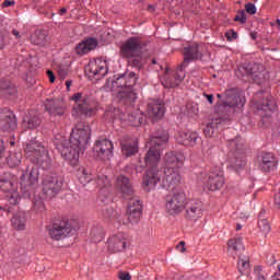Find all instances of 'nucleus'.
<instances>
[{
  "label": "nucleus",
  "instance_id": "f257e3e1",
  "mask_svg": "<svg viewBox=\"0 0 280 280\" xmlns=\"http://www.w3.org/2000/svg\"><path fill=\"white\" fill-rule=\"evenodd\" d=\"M91 140V127L84 122H78L72 129L70 139L65 137L56 139L55 147L60 152L62 159L69 161L71 165H77L80 161V152L86 150Z\"/></svg>",
  "mask_w": 280,
  "mask_h": 280
},
{
  "label": "nucleus",
  "instance_id": "f03ea898",
  "mask_svg": "<svg viewBox=\"0 0 280 280\" xmlns=\"http://www.w3.org/2000/svg\"><path fill=\"white\" fill-rule=\"evenodd\" d=\"M143 47H145V44H143L141 37H130L122 43L120 56L121 58H126L129 67L141 69L145 65Z\"/></svg>",
  "mask_w": 280,
  "mask_h": 280
},
{
  "label": "nucleus",
  "instance_id": "7ed1b4c3",
  "mask_svg": "<svg viewBox=\"0 0 280 280\" xmlns=\"http://www.w3.org/2000/svg\"><path fill=\"white\" fill-rule=\"evenodd\" d=\"M170 141V136L167 132L162 131L155 133V136H151L150 138V149L144 156V163L150 168L159 167V163L161 162V145L163 143H167Z\"/></svg>",
  "mask_w": 280,
  "mask_h": 280
},
{
  "label": "nucleus",
  "instance_id": "20e7f679",
  "mask_svg": "<svg viewBox=\"0 0 280 280\" xmlns=\"http://www.w3.org/2000/svg\"><path fill=\"white\" fill-rule=\"evenodd\" d=\"M230 150L232 154L230 155V167L235 172L244 170L246 167V153L244 152V141L242 138H236L235 140H230Z\"/></svg>",
  "mask_w": 280,
  "mask_h": 280
},
{
  "label": "nucleus",
  "instance_id": "39448f33",
  "mask_svg": "<svg viewBox=\"0 0 280 280\" xmlns=\"http://www.w3.org/2000/svg\"><path fill=\"white\" fill-rule=\"evenodd\" d=\"M38 176H40V173H38V166L36 165H28L20 176L21 190L26 198H30L32 191L38 187Z\"/></svg>",
  "mask_w": 280,
  "mask_h": 280
},
{
  "label": "nucleus",
  "instance_id": "423d86ee",
  "mask_svg": "<svg viewBox=\"0 0 280 280\" xmlns=\"http://www.w3.org/2000/svg\"><path fill=\"white\" fill-rule=\"evenodd\" d=\"M238 71L240 73H245L247 78L255 82V84H268V81L270 80L268 70H266V67L261 63H247L241 67Z\"/></svg>",
  "mask_w": 280,
  "mask_h": 280
},
{
  "label": "nucleus",
  "instance_id": "0eeeda50",
  "mask_svg": "<svg viewBox=\"0 0 280 280\" xmlns=\"http://www.w3.org/2000/svg\"><path fill=\"white\" fill-rule=\"evenodd\" d=\"M224 96L225 100L221 105V110L224 113H235L246 104V97H244V94L237 88L226 90Z\"/></svg>",
  "mask_w": 280,
  "mask_h": 280
},
{
  "label": "nucleus",
  "instance_id": "6e6552de",
  "mask_svg": "<svg viewBox=\"0 0 280 280\" xmlns=\"http://www.w3.org/2000/svg\"><path fill=\"white\" fill-rule=\"evenodd\" d=\"M187 202V195L185 192H174L167 195L164 200V211L166 215H180L185 211V205Z\"/></svg>",
  "mask_w": 280,
  "mask_h": 280
},
{
  "label": "nucleus",
  "instance_id": "1a4fd4ad",
  "mask_svg": "<svg viewBox=\"0 0 280 280\" xmlns=\"http://www.w3.org/2000/svg\"><path fill=\"white\" fill-rule=\"evenodd\" d=\"M0 189L4 191L10 205H19L21 197L19 196V185L16 183V176L4 173L3 176H0Z\"/></svg>",
  "mask_w": 280,
  "mask_h": 280
},
{
  "label": "nucleus",
  "instance_id": "9d476101",
  "mask_svg": "<svg viewBox=\"0 0 280 280\" xmlns=\"http://www.w3.org/2000/svg\"><path fill=\"white\" fill-rule=\"evenodd\" d=\"M137 73L130 72L129 74H120L115 80L108 79L104 85V91H117V89L129 90L137 84Z\"/></svg>",
  "mask_w": 280,
  "mask_h": 280
},
{
  "label": "nucleus",
  "instance_id": "9b49d317",
  "mask_svg": "<svg viewBox=\"0 0 280 280\" xmlns=\"http://www.w3.org/2000/svg\"><path fill=\"white\" fill-rule=\"evenodd\" d=\"M46 231L49 237L55 242H60V240H65V237H71L72 235H75V229L71 226V224L67 221H61L54 223L52 225H48Z\"/></svg>",
  "mask_w": 280,
  "mask_h": 280
},
{
  "label": "nucleus",
  "instance_id": "f8f14e48",
  "mask_svg": "<svg viewBox=\"0 0 280 280\" xmlns=\"http://www.w3.org/2000/svg\"><path fill=\"white\" fill-rule=\"evenodd\" d=\"M24 150L28 159H31L33 163H37V165L45 163V161H47V156H49L45 147L36 140H30Z\"/></svg>",
  "mask_w": 280,
  "mask_h": 280
},
{
  "label": "nucleus",
  "instance_id": "ddd939ff",
  "mask_svg": "<svg viewBox=\"0 0 280 280\" xmlns=\"http://www.w3.org/2000/svg\"><path fill=\"white\" fill-rule=\"evenodd\" d=\"M71 101L74 102L73 110L77 115H84L85 117H93V115H95V106H93L91 100L88 96H83L82 93L73 94Z\"/></svg>",
  "mask_w": 280,
  "mask_h": 280
},
{
  "label": "nucleus",
  "instance_id": "4468645a",
  "mask_svg": "<svg viewBox=\"0 0 280 280\" xmlns=\"http://www.w3.org/2000/svg\"><path fill=\"white\" fill-rule=\"evenodd\" d=\"M258 115L261 117L262 126H270L272 124V114L277 110V101L275 97L267 96L259 105H258Z\"/></svg>",
  "mask_w": 280,
  "mask_h": 280
},
{
  "label": "nucleus",
  "instance_id": "2eb2a0df",
  "mask_svg": "<svg viewBox=\"0 0 280 280\" xmlns=\"http://www.w3.org/2000/svg\"><path fill=\"white\" fill-rule=\"evenodd\" d=\"M203 185L208 187L210 191H218L224 187V172L220 166H214L209 171L203 179Z\"/></svg>",
  "mask_w": 280,
  "mask_h": 280
},
{
  "label": "nucleus",
  "instance_id": "dca6fc26",
  "mask_svg": "<svg viewBox=\"0 0 280 280\" xmlns=\"http://www.w3.org/2000/svg\"><path fill=\"white\" fill-rule=\"evenodd\" d=\"M62 189V178L58 175H48L43 180V194L46 198H56Z\"/></svg>",
  "mask_w": 280,
  "mask_h": 280
},
{
  "label": "nucleus",
  "instance_id": "f3484780",
  "mask_svg": "<svg viewBox=\"0 0 280 280\" xmlns=\"http://www.w3.org/2000/svg\"><path fill=\"white\" fill-rule=\"evenodd\" d=\"M184 80L185 69L179 66L176 72L166 70L161 82L164 89H176Z\"/></svg>",
  "mask_w": 280,
  "mask_h": 280
},
{
  "label": "nucleus",
  "instance_id": "a211bd4d",
  "mask_svg": "<svg viewBox=\"0 0 280 280\" xmlns=\"http://www.w3.org/2000/svg\"><path fill=\"white\" fill-rule=\"evenodd\" d=\"M128 236L124 232L112 235L107 240V250L108 253H124L128 248Z\"/></svg>",
  "mask_w": 280,
  "mask_h": 280
},
{
  "label": "nucleus",
  "instance_id": "6ab92c4d",
  "mask_svg": "<svg viewBox=\"0 0 280 280\" xmlns=\"http://www.w3.org/2000/svg\"><path fill=\"white\" fill-rule=\"evenodd\" d=\"M125 200H129L127 207V218L131 224H137L141 220V213L143 211V205L141 200H139L135 195L130 198H125Z\"/></svg>",
  "mask_w": 280,
  "mask_h": 280
},
{
  "label": "nucleus",
  "instance_id": "aec40b11",
  "mask_svg": "<svg viewBox=\"0 0 280 280\" xmlns=\"http://www.w3.org/2000/svg\"><path fill=\"white\" fill-rule=\"evenodd\" d=\"M185 219L190 222H198L202 218V201L190 200L185 203Z\"/></svg>",
  "mask_w": 280,
  "mask_h": 280
},
{
  "label": "nucleus",
  "instance_id": "412c9836",
  "mask_svg": "<svg viewBox=\"0 0 280 280\" xmlns=\"http://www.w3.org/2000/svg\"><path fill=\"white\" fill-rule=\"evenodd\" d=\"M180 168H164V176L161 182L163 189H174L180 184Z\"/></svg>",
  "mask_w": 280,
  "mask_h": 280
},
{
  "label": "nucleus",
  "instance_id": "4be33fe9",
  "mask_svg": "<svg viewBox=\"0 0 280 280\" xmlns=\"http://www.w3.org/2000/svg\"><path fill=\"white\" fill-rule=\"evenodd\" d=\"M93 152L97 159L108 161L113 156V142L108 139L97 140L93 148Z\"/></svg>",
  "mask_w": 280,
  "mask_h": 280
},
{
  "label": "nucleus",
  "instance_id": "5701e85b",
  "mask_svg": "<svg viewBox=\"0 0 280 280\" xmlns=\"http://www.w3.org/2000/svg\"><path fill=\"white\" fill-rule=\"evenodd\" d=\"M45 108L50 117H62V115H65V109L67 108L65 98H47L45 101Z\"/></svg>",
  "mask_w": 280,
  "mask_h": 280
},
{
  "label": "nucleus",
  "instance_id": "b1692460",
  "mask_svg": "<svg viewBox=\"0 0 280 280\" xmlns=\"http://www.w3.org/2000/svg\"><path fill=\"white\" fill-rule=\"evenodd\" d=\"M0 130L2 132H11L16 130V117L9 109L0 110Z\"/></svg>",
  "mask_w": 280,
  "mask_h": 280
},
{
  "label": "nucleus",
  "instance_id": "393cba45",
  "mask_svg": "<svg viewBox=\"0 0 280 280\" xmlns=\"http://www.w3.org/2000/svg\"><path fill=\"white\" fill-rule=\"evenodd\" d=\"M86 71L92 78L100 80V78H104L108 73V66L105 60L97 59L89 62Z\"/></svg>",
  "mask_w": 280,
  "mask_h": 280
},
{
  "label": "nucleus",
  "instance_id": "a878e982",
  "mask_svg": "<svg viewBox=\"0 0 280 280\" xmlns=\"http://www.w3.org/2000/svg\"><path fill=\"white\" fill-rule=\"evenodd\" d=\"M138 97L137 91H135L132 88L121 90L116 94L118 104H120V106H127L128 108L135 107V102H137Z\"/></svg>",
  "mask_w": 280,
  "mask_h": 280
},
{
  "label": "nucleus",
  "instance_id": "bb28decb",
  "mask_svg": "<svg viewBox=\"0 0 280 280\" xmlns=\"http://www.w3.org/2000/svg\"><path fill=\"white\" fill-rule=\"evenodd\" d=\"M259 168L261 172H275L277 170V165H279V161L275 156V154L270 152H262L258 158Z\"/></svg>",
  "mask_w": 280,
  "mask_h": 280
},
{
  "label": "nucleus",
  "instance_id": "cd10ccee",
  "mask_svg": "<svg viewBox=\"0 0 280 280\" xmlns=\"http://www.w3.org/2000/svg\"><path fill=\"white\" fill-rule=\"evenodd\" d=\"M163 163L164 170H180L185 163V156L171 151L164 155Z\"/></svg>",
  "mask_w": 280,
  "mask_h": 280
},
{
  "label": "nucleus",
  "instance_id": "c85d7f7f",
  "mask_svg": "<svg viewBox=\"0 0 280 280\" xmlns=\"http://www.w3.org/2000/svg\"><path fill=\"white\" fill-rule=\"evenodd\" d=\"M176 141L187 148H194L200 141V135L196 131H179L176 136Z\"/></svg>",
  "mask_w": 280,
  "mask_h": 280
},
{
  "label": "nucleus",
  "instance_id": "c756f323",
  "mask_svg": "<svg viewBox=\"0 0 280 280\" xmlns=\"http://www.w3.org/2000/svg\"><path fill=\"white\" fill-rule=\"evenodd\" d=\"M161 185L162 179L159 176V167L149 168L142 178V185L147 189V191H150V189H154L156 185Z\"/></svg>",
  "mask_w": 280,
  "mask_h": 280
},
{
  "label": "nucleus",
  "instance_id": "7c9ffc66",
  "mask_svg": "<svg viewBox=\"0 0 280 280\" xmlns=\"http://www.w3.org/2000/svg\"><path fill=\"white\" fill-rule=\"evenodd\" d=\"M184 62L179 66L182 69H185L189 62H194V60H198L202 58V52H200V48L198 44H192L184 48Z\"/></svg>",
  "mask_w": 280,
  "mask_h": 280
},
{
  "label": "nucleus",
  "instance_id": "2f4dec72",
  "mask_svg": "<svg viewBox=\"0 0 280 280\" xmlns=\"http://www.w3.org/2000/svg\"><path fill=\"white\" fill-rule=\"evenodd\" d=\"M116 188L121 194L122 198H130L135 196V189L132 188V183H130V178L119 175L116 178Z\"/></svg>",
  "mask_w": 280,
  "mask_h": 280
},
{
  "label": "nucleus",
  "instance_id": "473e14b6",
  "mask_svg": "<svg viewBox=\"0 0 280 280\" xmlns=\"http://www.w3.org/2000/svg\"><path fill=\"white\" fill-rule=\"evenodd\" d=\"M79 182L81 185H89V183H96L97 187H106L108 185V178L105 175H101L97 177V179H93L91 175H89V172L86 170H82V172L79 174Z\"/></svg>",
  "mask_w": 280,
  "mask_h": 280
},
{
  "label": "nucleus",
  "instance_id": "72a5a7b5",
  "mask_svg": "<svg viewBox=\"0 0 280 280\" xmlns=\"http://www.w3.org/2000/svg\"><path fill=\"white\" fill-rule=\"evenodd\" d=\"M148 113L153 119H162L163 115H165V104L161 101H151L148 104Z\"/></svg>",
  "mask_w": 280,
  "mask_h": 280
},
{
  "label": "nucleus",
  "instance_id": "f704fd0d",
  "mask_svg": "<svg viewBox=\"0 0 280 280\" xmlns=\"http://www.w3.org/2000/svg\"><path fill=\"white\" fill-rule=\"evenodd\" d=\"M244 250V243L242 242V237H234L228 241V253L235 259L238 253Z\"/></svg>",
  "mask_w": 280,
  "mask_h": 280
},
{
  "label": "nucleus",
  "instance_id": "c9c22d12",
  "mask_svg": "<svg viewBox=\"0 0 280 280\" xmlns=\"http://www.w3.org/2000/svg\"><path fill=\"white\" fill-rule=\"evenodd\" d=\"M97 47V40L94 38H89L83 42H81L77 47H75V52L78 56H84L85 54H89V51H93Z\"/></svg>",
  "mask_w": 280,
  "mask_h": 280
},
{
  "label": "nucleus",
  "instance_id": "e433bc0d",
  "mask_svg": "<svg viewBox=\"0 0 280 280\" xmlns=\"http://www.w3.org/2000/svg\"><path fill=\"white\" fill-rule=\"evenodd\" d=\"M125 121H128L129 126H142V124L145 121V114L137 109L130 114H127Z\"/></svg>",
  "mask_w": 280,
  "mask_h": 280
},
{
  "label": "nucleus",
  "instance_id": "4c0bfd02",
  "mask_svg": "<svg viewBox=\"0 0 280 280\" xmlns=\"http://www.w3.org/2000/svg\"><path fill=\"white\" fill-rule=\"evenodd\" d=\"M121 151L125 156H132L139 152V147L135 139L122 140L121 141Z\"/></svg>",
  "mask_w": 280,
  "mask_h": 280
},
{
  "label": "nucleus",
  "instance_id": "58836bf2",
  "mask_svg": "<svg viewBox=\"0 0 280 280\" xmlns=\"http://www.w3.org/2000/svg\"><path fill=\"white\" fill-rule=\"evenodd\" d=\"M25 212H19L14 214L11 220V224L13 229H16V231H25Z\"/></svg>",
  "mask_w": 280,
  "mask_h": 280
},
{
  "label": "nucleus",
  "instance_id": "ea45409f",
  "mask_svg": "<svg viewBox=\"0 0 280 280\" xmlns=\"http://www.w3.org/2000/svg\"><path fill=\"white\" fill-rule=\"evenodd\" d=\"M237 268L241 277H248V275H250V264L248 262V257H240L237 261Z\"/></svg>",
  "mask_w": 280,
  "mask_h": 280
},
{
  "label": "nucleus",
  "instance_id": "a19ab883",
  "mask_svg": "<svg viewBox=\"0 0 280 280\" xmlns=\"http://www.w3.org/2000/svg\"><path fill=\"white\" fill-rule=\"evenodd\" d=\"M47 43V34L45 31L37 30L35 31L34 35L32 36V44L33 45H45Z\"/></svg>",
  "mask_w": 280,
  "mask_h": 280
},
{
  "label": "nucleus",
  "instance_id": "79ce46f5",
  "mask_svg": "<svg viewBox=\"0 0 280 280\" xmlns=\"http://www.w3.org/2000/svg\"><path fill=\"white\" fill-rule=\"evenodd\" d=\"M23 159V155L21 153H10L7 163L9 167H19L21 165V160Z\"/></svg>",
  "mask_w": 280,
  "mask_h": 280
},
{
  "label": "nucleus",
  "instance_id": "37998d69",
  "mask_svg": "<svg viewBox=\"0 0 280 280\" xmlns=\"http://www.w3.org/2000/svg\"><path fill=\"white\" fill-rule=\"evenodd\" d=\"M32 209L35 213H43V211H45V202L43 201V198L35 197Z\"/></svg>",
  "mask_w": 280,
  "mask_h": 280
},
{
  "label": "nucleus",
  "instance_id": "c03bdc74",
  "mask_svg": "<svg viewBox=\"0 0 280 280\" xmlns=\"http://www.w3.org/2000/svg\"><path fill=\"white\" fill-rule=\"evenodd\" d=\"M91 237L93 242H102L104 240V231L100 228H93L91 231Z\"/></svg>",
  "mask_w": 280,
  "mask_h": 280
},
{
  "label": "nucleus",
  "instance_id": "a18cd8bd",
  "mask_svg": "<svg viewBox=\"0 0 280 280\" xmlns=\"http://www.w3.org/2000/svg\"><path fill=\"white\" fill-rule=\"evenodd\" d=\"M24 122L27 124V127L31 130H34V128H38V126H40V118L38 116H30L24 120Z\"/></svg>",
  "mask_w": 280,
  "mask_h": 280
},
{
  "label": "nucleus",
  "instance_id": "49530a36",
  "mask_svg": "<svg viewBox=\"0 0 280 280\" xmlns=\"http://www.w3.org/2000/svg\"><path fill=\"white\" fill-rule=\"evenodd\" d=\"M254 275L256 277V280H268V275L266 271H264V268L261 266H257L254 268Z\"/></svg>",
  "mask_w": 280,
  "mask_h": 280
},
{
  "label": "nucleus",
  "instance_id": "de8ad7c7",
  "mask_svg": "<svg viewBox=\"0 0 280 280\" xmlns=\"http://www.w3.org/2000/svg\"><path fill=\"white\" fill-rule=\"evenodd\" d=\"M258 226L262 233H270V223L268 219H260L258 221Z\"/></svg>",
  "mask_w": 280,
  "mask_h": 280
},
{
  "label": "nucleus",
  "instance_id": "09e8293b",
  "mask_svg": "<svg viewBox=\"0 0 280 280\" xmlns=\"http://www.w3.org/2000/svg\"><path fill=\"white\" fill-rule=\"evenodd\" d=\"M246 20H247L246 11H244V10L238 11L234 18V21L241 23L242 25H244L246 23Z\"/></svg>",
  "mask_w": 280,
  "mask_h": 280
},
{
  "label": "nucleus",
  "instance_id": "8fccbe9b",
  "mask_svg": "<svg viewBox=\"0 0 280 280\" xmlns=\"http://www.w3.org/2000/svg\"><path fill=\"white\" fill-rule=\"evenodd\" d=\"M16 86L15 85H9L8 88L3 89V95L7 97H14L16 95Z\"/></svg>",
  "mask_w": 280,
  "mask_h": 280
},
{
  "label": "nucleus",
  "instance_id": "3c124183",
  "mask_svg": "<svg viewBox=\"0 0 280 280\" xmlns=\"http://www.w3.org/2000/svg\"><path fill=\"white\" fill-rule=\"evenodd\" d=\"M103 217L107 219L115 218V209L110 207L103 209Z\"/></svg>",
  "mask_w": 280,
  "mask_h": 280
},
{
  "label": "nucleus",
  "instance_id": "603ef678",
  "mask_svg": "<svg viewBox=\"0 0 280 280\" xmlns=\"http://www.w3.org/2000/svg\"><path fill=\"white\" fill-rule=\"evenodd\" d=\"M245 11L247 12V14H257V7H255V4L250 2L246 3Z\"/></svg>",
  "mask_w": 280,
  "mask_h": 280
},
{
  "label": "nucleus",
  "instance_id": "864d4df0",
  "mask_svg": "<svg viewBox=\"0 0 280 280\" xmlns=\"http://www.w3.org/2000/svg\"><path fill=\"white\" fill-rule=\"evenodd\" d=\"M225 38H228V40H237V32L230 30L225 33Z\"/></svg>",
  "mask_w": 280,
  "mask_h": 280
},
{
  "label": "nucleus",
  "instance_id": "5fc2aeb1",
  "mask_svg": "<svg viewBox=\"0 0 280 280\" xmlns=\"http://www.w3.org/2000/svg\"><path fill=\"white\" fill-rule=\"evenodd\" d=\"M206 137H213V124H209L203 129Z\"/></svg>",
  "mask_w": 280,
  "mask_h": 280
},
{
  "label": "nucleus",
  "instance_id": "6e6d98bb",
  "mask_svg": "<svg viewBox=\"0 0 280 280\" xmlns=\"http://www.w3.org/2000/svg\"><path fill=\"white\" fill-rule=\"evenodd\" d=\"M118 279H120V280H130V279H132V277L130 276V273H128L126 271H119L118 272Z\"/></svg>",
  "mask_w": 280,
  "mask_h": 280
},
{
  "label": "nucleus",
  "instance_id": "4d7b16f0",
  "mask_svg": "<svg viewBox=\"0 0 280 280\" xmlns=\"http://www.w3.org/2000/svg\"><path fill=\"white\" fill-rule=\"evenodd\" d=\"M176 249L179 253H187V248H185V241L179 242V244L176 246Z\"/></svg>",
  "mask_w": 280,
  "mask_h": 280
},
{
  "label": "nucleus",
  "instance_id": "13d9d810",
  "mask_svg": "<svg viewBox=\"0 0 280 280\" xmlns=\"http://www.w3.org/2000/svg\"><path fill=\"white\" fill-rule=\"evenodd\" d=\"M46 73H47V75H48L49 82H51V83L56 82V75H54V71L47 70Z\"/></svg>",
  "mask_w": 280,
  "mask_h": 280
},
{
  "label": "nucleus",
  "instance_id": "bf43d9fd",
  "mask_svg": "<svg viewBox=\"0 0 280 280\" xmlns=\"http://www.w3.org/2000/svg\"><path fill=\"white\" fill-rule=\"evenodd\" d=\"M3 152H5V145L3 143V140L0 139V160L3 159Z\"/></svg>",
  "mask_w": 280,
  "mask_h": 280
},
{
  "label": "nucleus",
  "instance_id": "052dcab7",
  "mask_svg": "<svg viewBox=\"0 0 280 280\" xmlns=\"http://www.w3.org/2000/svg\"><path fill=\"white\" fill-rule=\"evenodd\" d=\"M14 1L13 0H5L3 3H2V8H10L12 5H14Z\"/></svg>",
  "mask_w": 280,
  "mask_h": 280
},
{
  "label": "nucleus",
  "instance_id": "680f3d73",
  "mask_svg": "<svg viewBox=\"0 0 280 280\" xmlns=\"http://www.w3.org/2000/svg\"><path fill=\"white\" fill-rule=\"evenodd\" d=\"M203 96L209 102V104H213V94L203 93Z\"/></svg>",
  "mask_w": 280,
  "mask_h": 280
},
{
  "label": "nucleus",
  "instance_id": "e2e57ef3",
  "mask_svg": "<svg viewBox=\"0 0 280 280\" xmlns=\"http://www.w3.org/2000/svg\"><path fill=\"white\" fill-rule=\"evenodd\" d=\"M3 47H5V37L0 34V49H3Z\"/></svg>",
  "mask_w": 280,
  "mask_h": 280
},
{
  "label": "nucleus",
  "instance_id": "0e129e2a",
  "mask_svg": "<svg viewBox=\"0 0 280 280\" xmlns=\"http://www.w3.org/2000/svg\"><path fill=\"white\" fill-rule=\"evenodd\" d=\"M13 36H15L16 40H21V33L16 30L12 31Z\"/></svg>",
  "mask_w": 280,
  "mask_h": 280
},
{
  "label": "nucleus",
  "instance_id": "69168bd1",
  "mask_svg": "<svg viewBox=\"0 0 280 280\" xmlns=\"http://www.w3.org/2000/svg\"><path fill=\"white\" fill-rule=\"evenodd\" d=\"M58 73H59L60 78H65V77L67 75V70H65V69H59V70H58Z\"/></svg>",
  "mask_w": 280,
  "mask_h": 280
},
{
  "label": "nucleus",
  "instance_id": "338daca9",
  "mask_svg": "<svg viewBox=\"0 0 280 280\" xmlns=\"http://www.w3.org/2000/svg\"><path fill=\"white\" fill-rule=\"evenodd\" d=\"M270 266H275V264H277V260L275 259V255L270 256V261H269Z\"/></svg>",
  "mask_w": 280,
  "mask_h": 280
},
{
  "label": "nucleus",
  "instance_id": "774afa93",
  "mask_svg": "<svg viewBox=\"0 0 280 280\" xmlns=\"http://www.w3.org/2000/svg\"><path fill=\"white\" fill-rule=\"evenodd\" d=\"M270 280H280L279 275L276 273V275L271 276Z\"/></svg>",
  "mask_w": 280,
  "mask_h": 280
}]
</instances>
